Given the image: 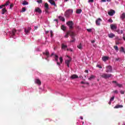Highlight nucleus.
Returning <instances> with one entry per match:
<instances>
[{
  "mask_svg": "<svg viewBox=\"0 0 125 125\" xmlns=\"http://www.w3.org/2000/svg\"><path fill=\"white\" fill-rule=\"evenodd\" d=\"M94 76L93 75H91L90 78H88V80L89 81H91V80H92V79H94Z\"/></svg>",
  "mask_w": 125,
  "mask_h": 125,
  "instance_id": "obj_33",
  "label": "nucleus"
},
{
  "mask_svg": "<svg viewBox=\"0 0 125 125\" xmlns=\"http://www.w3.org/2000/svg\"><path fill=\"white\" fill-rule=\"evenodd\" d=\"M35 83H37V84H39L40 85L42 84V82H41V80H40V79H39L36 80Z\"/></svg>",
  "mask_w": 125,
  "mask_h": 125,
  "instance_id": "obj_14",
  "label": "nucleus"
},
{
  "mask_svg": "<svg viewBox=\"0 0 125 125\" xmlns=\"http://www.w3.org/2000/svg\"><path fill=\"white\" fill-rule=\"evenodd\" d=\"M119 60H120V58L116 59V61H119Z\"/></svg>",
  "mask_w": 125,
  "mask_h": 125,
  "instance_id": "obj_55",
  "label": "nucleus"
},
{
  "mask_svg": "<svg viewBox=\"0 0 125 125\" xmlns=\"http://www.w3.org/2000/svg\"><path fill=\"white\" fill-rule=\"evenodd\" d=\"M73 35H70V37H71L72 40H76V38H75V37L76 36V34L74 32H73Z\"/></svg>",
  "mask_w": 125,
  "mask_h": 125,
  "instance_id": "obj_22",
  "label": "nucleus"
},
{
  "mask_svg": "<svg viewBox=\"0 0 125 125\" xmlns=\"http://www.w3.org/2000/svg\"><path fill=\"white\" fill-rule=\"evenodd\" d=\"M62 49H66V48H67V46L65 45L64 44H62Z\"/></svg>",
  "mask_w": 125,
  "mask_h": 125,
  "instance_id": "obj_24",
  "label": "nucleus"
},
{
  "mask_svg": "<svg viewBox=\"0 0 125 125\" xmlns=\"http://www.w3.org/2000/svg\"><path fill=\"white\" fill-rule=\"evenodd\" d=\"M85 73H86L87 74H88V70H85Z\"/></svg>",
  "mask_w": 125,
  "mask_h": 125,
  "instance_id": "obj_56",
  "label": "nucleus"
},
{
  "mask_svg": "<svg viewBox=\"0 0 125 125\" xmlns=\"http://www.w3.org/2000/svg\"><path fill=\"white\" fill-rule=\"evenodd\" d=\"M101 78L103 79H105V80L107 79H109V78H111V77H113V75L109 73H102L100 75Z\"/></svg>",
  "mask_w": 125,
  "mask_h": 125,
  "instance_id": "obj_1",
  "label": "nucleus"
},
{
  "mask_svg": "<svg viewBox=\"0 0 125 125\" xmlns=\"http://www.w3.org/2000/svg\"><path fill=\"white\" fill-rule=\"evenodd\" d=\"M75 41L76 39H72V40L70 41V42H74Z\"/></svg>",
  "mask_w": 125,
  "mask_h": 125,
  "instance_id": "obj_46",
  "label": "nucleus"
},
{
  "mask_svg": "<svg viewBox=\"0 0 125 125\" xmlns=\"http://www.w3.org/2000/svg\"><path fill=\"white\" fill-rule=\"evenodd\" d=\"M57 64L58 65V66H60V62H57Z\"/></svg>",
  "mask_w": 125,
  "mask_h": 125,
  "instance_id": "obj_53",
  "label": "nucleus"
},
{
  "mask_svg": "<svg viewBox=\"0 0 125 125\" xmlns=\"http://www.w3.org/2000/svg\"><path fill=\"white\" fill-rule=\"evenodd\" d=\"M16 33V30L15 29H13L11 33H10L11 34V36H15V34Z\"/></svg>",
  "mask_w": 125,
  "mask_h": 125,
  "instance_id": "obj_19",
  "label": "nucleus"
},
{
  "mask_svg": "<svg viewBox=\"0 0 125 125\" xmlns=\"http://www.w3.org/2000/svg\"><path fill=\"white\" fill-rule=\"evenodd\" d=\"M26 11V8L23 7L21 9V12H25Z\"/></svg>",
  "mask_w": 125,
  "mask_h": 125,
  "instance_id": "obj_37",
  "label": "nucleus"
},
{
  "mask_svg": "<svg viewBox=\"0 0 125 125\" xmlns=\"http://www.w3.org/2000/svg\"><path fill=\"white\" fill-rule=\"evenodd\" d=\"M102 1L103 2H105L106 1V0H102Z\"/></svg>",
  "mask_w": 125,
  "mask_h": 125,
  "instance_id": "obj_60",
  "label": "nucleus"
},
{
  "mask_svg": "<svg viewBox=\"0 0 125 125\" xmlns=\"http://www.w3.org/2000/svg\"><path fill=\"white\" fill-rule=\"evenodd\" d=\"M37 2H38V3H42V0H38Z\"/></svg>",
  "mask_w": 125,
  "mask_h": 125,
  "instance_id": "obj_43",
  "label": "nucleus"
},
{
  "mask_svg": "<svg viewBox=\"0 0 125 125\" xmlns=\"http://www.w3.org/2000/svg\"><path fill=\"white\" fill-rule=\"evenodd\" d=\"M4 6H7V5H9V1H7L6 3L4 4Z\"/></svg>",
  "mask_w": 125,
  "mask_h": 125,
  "instance_id": "obj_35",
  "label": "nucleus"
},
{
  "mask_svg": "<svg viewBox=\"0 0 125 125\" xmlns=\"http://www.w3.org/2000/svg\"><path fill=\"white\" fill-rule=\"evenodd\" d=\"M72 14H73V10L68 9V10H66V12H65L64 16L66 18H69V17H70V16L72 15Z\"/></svg>",
  "mask_w": 125,
  "mask_h": 125,
  "instance_id": "obj_2",
  "label": "nucleus"
},
{
  "mask_svg": "<svg viewBox=\"0 0 125 125\" xmlns=\"http://www.w3.org/2000/svg\"><path fill=\"white\" fill-rule=\"evenodd\" d=\"M120 93L121 94H125V91L121 90V91H120Z\"/></svg>",
  "mask_w": 125,
  "mask_h": 125,
  "instance_id": "obj_47",
  "label": "nucleus"
},
{
  "mask_svg": "<svg viewBox=\"0 0 125 125\" xmlns=\"http://www.w3.org/2000/svg\"><path fill=\"white\" fill-rule=\"evenodd\" d=\"M114 99H115V96H113L112 97H111V98H110V101H114Z\"/></svg>",
  "mask_w": 125,
  "mask_h": 125,
  "instance_id": "obj_41",
  "label": "nucleus"
},
{
  "mask_svg": "<svg viewBox=\"0 0 125 125\" xmlns=\"http://www.w3.org/2000/svg\"><path fill=\"white\" fill-rule=\"evenodd\" d=\"M54 21H56V22H58V20H57V19H55V20H54Z\"/></svg>",
  "mask_w": 125,
  "mask_h": 125,
  "instance_id": "obj_59",
  "label": "nucleus"
},
{
  "mask_svg": "<svg viewBox=\"0 0 125 125\" xmlns=\"http://www.w3.org/2000/svg\"><path fill=\"white\" fill-rule=\"evenodd\" d=\"M115 13V10H111L110 11L108 12V15H109V16H113V15H114Z\"/></svg>",
  "mask_w": 125,
  "mask_h": 125,
  "instance_id": "obj_9",
  "label": "nucleus"
},
{
  "mask_svg": "<svg viewBox=\"0 0 125 125\" xmlns=\"http://www.w3.org/2000/svg\"><path fill=\"white\" fill-rule=\"evenodd\" d=\"M6 11H7V10H6V9L5 8H3L2 9V14H4V13H5Z\"/></svg>",
  "mask_w": 125,
  "mask_h": 125,
  "instance_id": "obj_26",
  "label": "nucleus"
},
{
  "mask_svg": "<svg viewBox=\"0 0 125 125\" xmlns=\"http://www.w3.org/2000/svg\"><path fill=\"white\" fill-rule=\"evenodd\" d=\"M22 4L23 5H28V4H29V3L27 2L26 0H24L22 3Z\"/></svg>",
  "mask_w": 125,
  "mask_h": 125,
  "instance_id": "obj_27",
  "label": "nucleus"
},
{
  "mask_svg": "<svg viewBox=\"0 0 125 125\" xmlns=\"http://www.w3.org/2000/svg\"><path fill=\"white\" fill-rule=\"evenodd\" d=\"M110 28L111 30H116L117 29V26L114 24H111Z\"/></svg>",
  "mask_w": 125,
  "mask_h": 125,
  "instance_id": "obj_16",
  "label": "nucleus"
},
{
  "mask_svg": "<svg viewBox=\"0 0 125 125\" xmlns=\"http://www.w3.org/2000/svg\"><path fill=\"white\" fill-rule=\"evenodd\" d=\"M116 85H117V86H119V87H122L123 86L122 84L118 83H116Z\"/></svg>",
  "mask_w": 125,
  "mask_h": 125,
  "instance_id": "obj_36",
  "label": "nucleus"
},
{
  "mask_svg": "<svg viewBox=\"0 0 125 125\" xmlns=\"http://www.w3.org/2000/svg\"><path fill=\"white\" fill-rule=\"evenodd\" d=\"M59 60L60 61V63L61 64H62V62H63V58H62V57H61L60 58H59Z\"/></svg>",
  "mask_w": 125,
  "mask_h": 125,
  "instance_id": "obj_34",
  "label": "nucleus"
},
{
  "mask_svg": "<svg viewBox=\"0 0 125 125\" xmlns=\"http://www.w3.org/2000/svg\"><path fill=\"white\" fill-rule=\"evenodd\" d=\"M105 72L106 73H112L113 69L112 68V66L111 65H108L106 67Z\"/></svg>",
  "mask_w": 125,
  "mask_h": 125,
  "instance_id": "obj_4",
  "label": "nucleus"
},
{
  "mask_svg": "<svg viewBox=\"0 0 125 125\" xmlns=\"http://www.w3.org/2000/svg\"><path fill=\"white\" fill-rule=\"evenodd\" d=\"M69 50H70L71 52L73 51V50H72V49H69Z\"/></svg>",
  "mask_w": 125,
  "mask_h": 125,
  "instance_id": "obj_64",
  "label": "nucleus"
},
{
  "mask_svg": "<svg viewBox=\"0 0 125 125\" xmlns=\"http://www.w3.org/2000/svg\"><path fill=\"white\" fill-rule=\"evenodd\" d=\"M71 61H72V58H70V59L65 61V63L67 65L68 68H70V63H71Z\"/></svg>",
  "mask_w": 125,
  "mask_h": 125,
  "instance_id": "obj_6",
  "label": "nucleus"
},
{
  "mask_svg": "<svg viewBox=\"0 0 125 125\" xmlns=\"http://www.w3.org/2000/svg\"><path fill=\"white\" fill-rule=\"evenodd\" d=\"M112 101H110L109 102H108V104L109 105H111V104H112Z\"/></svg>",
  "mask_w": 125,
  "mask_h": 125,
  "instance_id": "obj_54",
  "label": "nucleus"
},
{
  "mask_svg": "<svg viewBox=\"0 0 125 125\" xmlns=\"http://www.w3.org/2000/svg\"><path fill=\"white\" fill-rule=\"evenodd\" d=\"M108 38H110V39H113L115 37V34L113 33H110L108 34Z\"/></svg>",
  "mask_w": 125,
  "mask_h": 125,
  "instance_id": "obj_15",
  "label": "nucleus"
},
{
  "mask_svg": "<svg viewBox=\"0 0 125 125\" xmlns=\"http://www.w3.org/2000/svg\"><path fill=\"white\" fill-rule=\"evenodd\" d=\"M55 60L56 62H58V56L57 55H55Z\"/></svg>",
  "mask_w": 125,
  "mask_h": 125,
  "instance_id": "obj_29",
  "label": "nucleus"
},
{
  "mask_svg": "<svg viewBox=\"0 0 125 125\" xmlns=\"http://www.w3.org/2000/svg\"><path fill=\"white\" fill-rule=\"evenodd\" d=\"M87 32H89V33H90L91 31H92V29L91 28L90 29H87Z\"/></svg>",
  "mask_w": 125,
  "mask_h": 125,
  "instance_id": "obj_42",
  "label": "nucleus"
},
{
  "mask_svg": "<svg viewBox=\"0 0 125 125\" xmlns=\"http://www.w3.org/2000/svg\"><path fill=\"white\" fill-rule=\"evenodd\" d=\"M69 35L70 36H72L73 35H74V33H73V31L71 30H69L68 31H67L65 34V35L64 36V38H69Z\"/></svg>",
  "mask_w": 125,
  "mask_h": 125,
  "instance_id": "obj_5",
  "label": "nucleus"
},
{
  "mask_svg": "<svg viewBox=\"0 0 125 125\" xmlns=\"http://www.w3.org/2000/svg\"><path fill=\"white\" fill-rule=\"evenodd\" d=\"M24 32H25V33H26V34H28V33H30V31H28L27 29H24Z\"/></svg>",
  "mask_w": 125,
  "mask_h": 125,
  "instance_id": "obj_39",
  "label": "nucleus"
},
{
  "mask_svg": "<svg viewBox=\"0 0 125 125\" xmlns=\"http://www.w3.org/2000/svg\"><path fill=\"white\" fill-rule=\"evenodd\" d=\"M49 9V8H45V12L46 14H48L49 13V12L48 11Z\"/></svg>",
  "mask_w": 125,
  "mask_h": 125,
  "instance_id": "obj_30",
  "label": "nucleus"
},
{
  "mask_svg": "<svg viewBox=\"0 0 125 125\" xmlns=\"http://www.w3.org/2000/svg\"><path fill=\"white\" fill-rule=\"evenodd\" d=\"M76 13L77 14H80L82 13V9H79L77 10Z\"/></svg>",
  "mask_w": 125,
  "mask_h": 125,
  "instance_id": "obj_25",
  "label": "nucleus"
},
{
  "mask_svg": "<svg viewBox=\"0 0 125 125\" xmlns=\"http://www.w3.org/2000/svg\"><path fill=\"white\" fill-rule=\"evenodd\" d=\"M77 47H78V48L79 49H82L83 48V46L82 45V43H80L78 46Z\"/></svg>",
  "mask_w": 125,
  "mask_h": 125,
  "instance_id": "obj_28",
  "label": "nucleus"
},
{
  "mask_svg": "<svg viewBox=\"0 0 125 125\" xmlns=\"http://www.w3.org/2000/svg\"><path fill=\"white\" fill-rule=\"evenodd\" d=\"M66 25H67V26H68L69 28V30H72L73 29H74V22H73V21H68L66 22Z\"/></svg>",
  "mask_w": 125,
  "mask_h": 125,
  "instance_id": "obj_3",
  "label": "nucleus"
},
{
  "mask_svg": "<svg viewBox=\"0 0 125 125\" xmlns=\"http://www.w3.org/2000/svg\"><path fill=\"white\" fill-rule=\"evenodd\" d=\"M94 42H95V41L94 40L91 41L92 43H94Z\"/></svg>",
  "mask_w": 125,
  "mask_h": 125,
  "instance_id": "obj_58",
  "label": "nucleus"
},
{
  "mask_svg": "<svg viewBox=\"0 0 125 125\" xmlns=\"http://www.w3.org/2000/svg\"><path fill=\"white\" fill-rule=\"evenodd\" d=\"M113 92H114V93H116L117 94H118V92L117 90L113 91Z\"/></svg>",
  "mask_w": 125,
  "mask_h": 125,
  "instance_id": "obj_48",
  "label": "nucleus"
},
{
  "mask_svg": "<svg viewBox=\"0 0 125 125\" xmlns=\"http://www.w3.org/2000/svg\"><path fill=\"white\" fill-rule=\"evenodd\" d=\"M109 57L107 56L103 57L102 60L105 62V61H107V60H108Z\"/></svg>",
  "mask_w": 125,
  "mask_h": 125,
  "instance_id": "obj_17",
  "label": "nucleus"
},
{
  "mask_svg": "<svg viewBox=\"0 0 125 125\" xmlns=\"http://www.w3.org/2000/svg\"><path fill=\"white\" fill-rule=\"evenodd\" d=\"M48 33H49V31H45L46 35L48 34Z\"/></svg>",
  "mask_w": 125,
  "mask_h": 125,
  "instance_id": "obj_57",
  "label": "nucleus"
},
{
  "mask_svg": "<svg viewBox=\"0 0 125 125\" xmlns=\"http://www.w3.org/2000/svg\"><path fill=\"white\" fill-rule=\"evenodd\" d=\"M44 7L45 8H49V7L48 6V3H45L44 5Z\"/></svg>",
  "mask_w": 125,
  "mask_h": 125,
  "instance_id": "obj_31",
  "label": "nucleus"
},
{
  "mask_svg": "<svg viewBox=\"0 0 125 125\" xmlns=\"http://www.w3.org/2000/svg\"><path fill=\"white\" fill-rule=\"evenodd\" d=\"M114 48L116 50V51H119V47H118V46H114Z\"/></svg>",
  "mask_w": 125,
  "mask_h": 125,
  "instance_id": "obj_32",
  "label": "nucleus"
},
{
  "mask_svg": "<svg viewBox=\"0 0 125 125\" xmlns=\"http://www.w3.org/2000/svg\"><path fill=\"white\" fill-rule=\"evenodd\" d=\"M112 83H116V84H117V83H117V81H112Z\"/></svg>",
  "mask_w": 125,
  "mask_h": 125,
  "instance_id": "obj_52",
  "label": "nucleus"
},
{
  "mask_svg": "<svg viewBox=\"0 0 125 125\" xmlns=\"http://www.w3.org/2000/svg\"><path fill=\"white\" fill-rule=\"evenodd\" d=\"M124 106L122 104H117L114 107V109H118L119 108H123Z\"/></svg>",
  "mask_w": 125,
  "mask_h": 125,
  "instance_id": "obj_13",
  "label": "nucleus"
},
{
  "mask_svg": "<svg viewBox=\"0 0 125 125\" xmlns=\"http://www.w3.org/2000/svg\"><path fill=\"white\" fill-rule=\"evenodd\" d=\"M35 12H38V13H39V14H41L42 11L40 7H36L35 9Z\"/></svg>",
  "mask_w": 125,
  "mask_h": 125,
  "instance_id": "obj_8",
  "label": "nucleus"
},
{
  "mask_svg": "<svg viewBox=\"0 0 125 125\" xmlns=\"http://www.w3.org/2000/svg\"><path fill=\"white\" fill-rule=\"evenodd\" d=\"M120 52H123L124 54H125V48H124L123 47H121L120 48Z\"/></svg>",
  "mask_w": 125,
  "mask_h": 125,
  "instance_id": "obj_21",
  "label": "nucleus"
},
{
  "mask_svg": "<svg viewBox=\"0 0 125 125\" xmlns=\"http://www.w3.org/2000/svg\"><path fill=\"white\" fill-rule=\"evenodd\" d=\"M81 83L82 84H84V82H83V81H82V82H81Z\"/></svg>",
  "mask_w": 125,
  "mask_h": 125,
  "instance_id": "obj_61",
  "label": "nucleus"
},
{
  "mask_svg": "<svg viewBox=\"0 0 125 125\" xmlns=\"http://www.w3.org/2000/svg\"><path fill=\"white\" fill-rule=\"evenodd\" d=\"M94 1V0H89L88 2H93Z\"/></svg>",
  "mask_w": 125,
  "mask_h": 125,
  "instance_id": "obj_50",
  "label": "nucleus"
},
{
  "mask_svg": "<svg viewBox=\"0 0 125 125\" xmlns=\"http://www.w3.org/2000/svg\"><path fill=\"white\" fill-rule=\"evenodd\" d=\"M70 78L71 80H75L76 79H78L79 78V76L76 74H73L71 75Z\"/></svg>",
  "mask_w": 125,
  "mask_h": 125,
  "instance_id": "obj_10",
  "label": "nucleus"
},
{
  "mask_svg": "<svg viewBox=\"0 0 125 125\" xmlns=\"http://www.w3.org/2000/svg\"><path fill=\"white\" fill-rule=\"evenodd\" d=\"M101 22H102V19L99 18L96 21V24L97 26H100Z\"/></svg>",
  "mask_w": 125,
  "mask_h": 125,
  "instance_id": "obj_7",
  "label": "nucleus"
},
{
  "mask_svg": "<svg viewBox=\"0 0 125 125\" xmlns=\"http://www.w3.org/2000/svg\"><path fill=\"white\" fill-rule=\"evenodd\" d=\"M50 34H51V38H52V37H53V31H52V30H51L50 31Z\"/></svg>",
  "mask_w": 125,
  "mask_h": 125,
  "instance_id": "obj_38",
  "label": "nucleus"
},
{
  "mask_svg": "<svg viewBox=\"0 0 125 125\" xmlns=\"http://www.w3.org/2000/svg\"><path fill=\"white\" fill-rule=\"evenodd\" d=\"M120 18H121V19H122V20H124V19H125V13H123L121 15V16L120 17Z\"/></svg>",
  "mask_w": 125,
  "mask_h": 125,
  "instance_id": "obj_20",
  "label": "nucleus"
},
{
  "mask_svg": "<svg viewBox=\"0 0 125 125\" xmlns=\"http://www.w3.org/2000/svg\"><path fill=\"white\" fill-rule=\"evenodd\" d=\"M116 44H120V42H116Z\"/></svg>",
  "mask_w": 125,
  "mask_h": 125,
  "instance_id": "obj_62",
  "label": "nucleus"
},
{
  "mask_svg": "<svg viewBox=\"0 0 125 125\" xmlns=\"http://www.w3.org/2000/svg\"><path fill=\"white\" fill-rule=\"evenodd\" d=\"M49 2L52 5H54V6H56V4L55 3V2L53 1V0H49Z\"/></svg>",
  "mask_w": 125,
  "mask_h": 125,
  "instance_id": "obj_12",
  "label": "nucleus"
},
{
  "mask_svg": "<svg viewBox=\"0 0 125 125\" xmlns=\"http://www.w3.org/2000/svg\"><path fill=\"white\" fill-rule=\"evenodd\" d=\"M12 7H13V4H11L10 5V8H12Z\"/></svg>",
  "mask_w": 125,
  "mask_h": 125,
  "instance_id": "obj_49",
  "label": "nucleus"
},
{
  "mask_svg": "<svg viewBox=\"0 0 125 125\" xmlns=\"http://www.w3.org/2000/svg\"><path fill=\"white\" fill-rule=\"evenodd\" d=\"M96 67H98V68H99L100 69H102V66L100 64H97Z\"/></svg>",
  "mask_w": 125,
  "mask_h": 125,
  "instance_id": "obj_40",
  "label": "nucleus"
},
{
  "mask_svg": "<svg viewBox=\"0 0 125 125\" xmlns=\"http://www.w3.org/2000/svg\"><path fill=\"white\" fill-rule=\"evenodd\" d=\"M43 55H46V56L47 57H49V52L47 50H46L45 51V52H43Z\"/></svg>",
  "mask_w": 125,
  "mask_h": 125,
  "instance_id": "obj_11",
  "label": "nucleus"
},
{
  "mask_svg": "<svg viewBox=\"0 0 125 125\" xmlns=\"http://www.w3.org/2000/svg\"><path fill=\"white\" fill-rule=\"evenodd\" d=\"M80 119H81V120H83V117H80Z\"/></svg>",
  "mask_w": 125,
  "mask_h": 125,
  "instance_id": "obj_63",
  "label": "nucleus"
},
{
  "mask_svg": "<svg viewBox=\"0 0 125 125\" xmlns=\"http://www.w3.org/2000/svg\"><path fill=\"white\" fill-rule=\"evenodd\" d=\"M108 22H110V23H112V22H113V20H112V19H110L108 20Z\"/></svg>",
  "mask_w": 125,
  "mask_h": 125,
  "instance_id": "obj_45",
  "label": "nucleus"
},
{
  "mask_svg": "<svg viewBox=\"0 0 125 125\" xmlns=\"http://www.w3.org/2000/svg\"><path fill=\"white\" fill-rule=\"evenodd\" d=\"M4 5H0V9H1V8H3V7H4Z\"/></svg>",
  "mask_w": 125,
  "mask_h": 125,
  "instance_id": "obj_44",
  "label": "nucleus"
},
{
  "mask_svg": "<svg viewBox=\"0 0 125 125\" xmlns=\"http://www.w3.org/2000/svg\"><path fill=\"white\" fill-rule=\"evenodd\" d=\"M26 29L27 30V31H29L30 32V31H31V27H28Z\"/></svg>",
  "mask_w": 125,
  "mask_h": 125,
  "instance_id": "obj_51",
  "label": "nucleus"
},
{
  "mask_svg": "<svg viewBox=\"0 0 125 125\" xmlns=\"http://www.w3.org/2000/svg\"><path fill=\"white\" fill-rule=\"evenodd\" d=\"M59 19H60L61 21H62V22H64L65 21V18L61 16H59L58 17Z\"/></svg>",
  "mask_w": 125,
  "mask_h": 125,
  "instance_id": "obj_18",
  "label": "nucleus"
},
{
  "mask_svg": "<svg viewBox=\"0 0 125 125\" xmlns=\"http://www.w3.org/2000/svg\"><path fill=\"white\" fill-rule=\"evenodd\" d=\"M61 29L62 30V31H66V29H67V27L65 26L64 25H62Z\"/></svg>",
  "mask_w": 125,
  "mask_h": 125,
  "instance_id": "obj_23",
  "label": "nucleus"
}]
</instances>
